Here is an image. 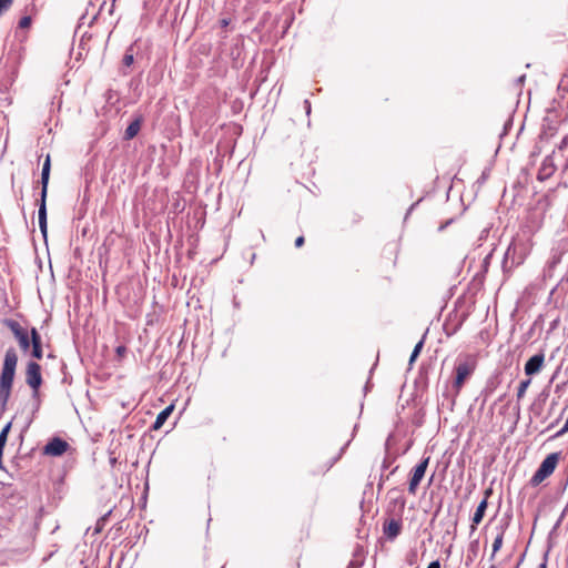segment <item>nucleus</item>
<instances>
[{"label": "nucleus", "instance_id": "23", "mask_svg": "<svg viewBox=\"0 0 568 568\" xmlns=\"http://www.w3.org/2000/svg\"><path fill=\"white\" fill-rule=\"evenodd\" d=\"M30 24H31V18L27 16V17H23L20 19L18 26L20 29L23 30V29H27Z\"/></svg>", "mask_w": 568, "mask_h": 568}, {"label": "nucleus", "instance_id": "20", "mask_svg": "<svg viewBox=\"0 0 568 568\" xmlns=\"http://www.w3.org/2000/svg\"><path fill=\"white\" fill-rule=\"evenodd\" d=\"M123 64L125 67H131L133 64V51L130 48L123 57Z\"/></svg>", "mask_w": 568, "mask_h": 568}, {"label": "nucleus", "instance_id": "21", "mask_svg": "<svg viewBox=\"0 0 568 568\" xmlns=\"http://www.w3.org/2000/svg\"><path fill=\"white\" fill-rule=\"evenodd\" d=\"M422 348H423V341L418 342V343L415 345V347H414V349H413V353H412V355H410V358H409V362H410V363H413V362L416 359V357L419 355V353H420Z\"/></svg>", "mask_w": 568, "mask_h": 568}, {"label": "nucleus", "instance_id": "7", "mask_svg": "<svg viewBox=\"0 0 568 568\" xmlns=\"http://www.w3.org/2000/svg\"><path fill=\"white\" fill-rule=\"evenodd\" d=\"M429 464V457L424 458L418 465H416L412 470V476L408 483V493L410 495H416L418 486L423 480L425 473L427 470Z\"/></svg>", "mask_w": 568, "mask_h": 568}, {"label": "nucleus", "instance_id": "22", "mask_svg": "<svg viewBox=\"0 0 568 568\" xmlns=\"http://www.w3.org/2000/svg\"><path fill=\"white\" fill-rule=\"evenodd\" d=\"M12 1L13 0H0V17L10 8Z\"/></svg>", "mask_w": 568, "mask_h": 568}, {"label": "nucleus", "instance_id": "2", "mask_svg": "<svg viewBox=\"0 0 568 568\" xmlns=\"http://www.w3.org/2000/svg\"><path fill=\"white\" fill-rule=\"evenodd\" d=\"M478 365V358L475 354H466L458 358L454 368L455 378L453 389L458 395L465 385V382L474 374Z\"/></svg>", "mask_w": 568, "mask_h": 568}, {"label": "nucleus", "instance_id": "8", "mask_svg": "<svg viewBox=\"0 0 568 568\" xmlns=\"http://www.w3.org/2000/svg\"><path fill=\"white\" fill-rule=\"evenodd\" d=\"M403 529L402 517L388 516L383 524V534L389 540L397 538Z\"/></svg>", "mask_w": 568, "mask_h": 568}, {"label": "nucleus", "instance_id": "13", "mask_svg": "<svg viewBox=\"0 0 568 568\" xmlns=\"http://www.w3.org/2000/svg\"><path fill=\"white\" fill-rule=\"evenodd\" d=\"M545 363V355L542 353L531 356L525 364V373L528 376L535 375L540 372Z\"/></svg>", "mask_w": 568, "mask_h": 568}, {"label": "nucleus", "instance_id": "14", "mask_svg": "<svg viewBox=\"0 0 568 568\" xmlns=\"http://www.w3.org/2000/svg\"><path fill=\"white\" fill-rule=\"evenodd\" d=\"M30 346H32V352H31L32 357H34L36 359H41L43 357L42 339H41V336L36 327L31 328Z\"/></svg>", "mask_w": 568, "mask_h": 568}, {"label": "nucleus", "instance_id": "4", "mask_svg": "<svg viewBox=\"0 0 568 568\" xmlns=\"http://www.w3.org/2000/svg\"><path fill=\"white\" fill-rule=\"evenodd\" d=\"M558 454L552 453L549 454L540 464L539 468L536 470L534 476L530 479L531 486L536 487L540 485L546 478H548L556 469L558 464Z\"/></svg>", "mask_w": 568, "mask_h": 568}, {"label": "nucleus", "instance_id": "24", "mask_svg": "<svg viewBox=\"0 0 568 568\" xmlns=\"http://www.w3.org/2000/svg\"><path fill=\"white\" fill-rule=\"evenodd\" d=\"M126 352H128V348L124 345H119L115 348V354L119 359H122L125 356Z\"/></svg>", "mask_w": 568, "mask_h": 568}, {"label": "nucleus", "instance_id": "27", "mask_svg": "<svg viewBox=\"0 0 568 568\" xmlns=\"http://www.w3.org/2000/svg\"><path fill=\"white\" fill-rule=\"evenodd\" d=\"M568 141H567V138H565L561 143L559 144V150H564L567 145Z\"/></svg>", "mask_w": 568, "mask_h": 568}, {"label": "nucleus", "instance_id": "30", "mask_svg": "<svg viewBox=\"0 0 568 568\" xmlns=\"http://www.w3.org/2000/svg\"><path fill=\"white\" fill-rule=\"evenodd\" d=\"M538 568H547V560L545 559L544 562H541Z\"/></svg>", "mask_w": 568, "mask_h": 568}, {"label": "nucleus", "instance_id": "11", "mask_svg": "<svg viewBox=\"0 0 568 568\" xmlns=\"http://www.w3.org/2000/svg\"><path fill=\"white\" fill-rule=\"evenodd\" d=\"M557 171V165L554 159V152L544 158L537 173V180L540 182L550 179Z\"/></svg>", "mask_w": 568, "mask_h": 568}, {"label": "nucleus", "instance_id": "29", "mask_svg": "<svg viewBox=\"0 0 568 568\" xmlns=\"http://www.w3.org/2000/svg\"><path fill=\"white\" fill-rule=\"evenodd\" d=\"M334 463H335V459L329 460V462L327 463V465H326V468H327V469H328V468H331V467L334 465Z\"/></svg>", "mask_w": 568, "mask_h": 568}, {"label": "nucleus", "instance_id": "19", "mask_svg": "<svg viewBox=\"0 0 568 568\" xmlns=\"http://www.w3.org/2000/svg\"><path fill=\"white\" fill-rule=\"evenodd\" d=\"M10 428H11V423H8L1 430L0 433V448H4L6 446V443H7V439H8V434L10 432Z\"/></svg>", "mask_w": 568, "mask_h": 568}, {"label": "nucleus", "instance_id": "31", "mask_svg": "<svg viewBox=\"0 0 568 568\" xmlns=\"http://www.w3.org/2000/svg\"><path fill=\"white\" fill-rule=\"evenodd\" d=\"M489 568H496V566H495V565H491Z\"/></svg>", "mask_w": 568, "mask_h": 568}, {"label": "nucleus", "instance_id": "17", "mask_svg": "<svg viewBox=\"0 0 568 568\" xmlns=\"http://www.w3.org/2000/svg\"><path fill=\"white\" fill-rule=\"evenodd\" d=\"M503 541H504V530H501L500 532H498V535L495 537V540L493 542V554H491V559H494L495 555L497 551L500 550V548L503 547Z\"/></svg>", "mask_w": 568, "mask_h": 568}, {"label": "nucleus", "instance_id": "26", "mask_svg": "<svg viewBox=\"0 0 568 568\" xmlns=\"http://www.w3.org/2000/svg\"><path fill=\"white\" fill-rule=\"evenodd\" d=\"M427 568H440V564L438 560L432 561Z\"/></svg>", "mask_w": 568, "mask_h": 568}, {"label": "nucleus", "instance_id": "25", "mask_svg": "<svg viewBox=\"0 0 568 568\" xmlns=\"http://www.w3.org/2000/svg\"><path fill=\"white\" fill-rule=\"evenodd\" d=\"M304 241H305V240H304V236H298V237L295 240V246H296V247H301V246H303Z\"/></svg>", "mask_w": 568, "mask_h": 568}, {"label": "nucleus", "instance_id": "10", "mask_svg": "<svg viewBox=\"0 0 568 568\" xmlns=\"http://www.w3.org/2000/svg\"><path fill=\"white\" fill-rule=\"evenodd\" d=\"M388 494L389 495L396 494V496L390 497V499L388 501V505L386 508L387 516L403 517L405 505H406V499L396 489L389 490Z\"/></svg>", "mask_w": 568, "mask_h": 568}, {"label": "nucleus", "instance_id": "6", "mask_svg": "<svg viewBox=\"0 0 568 568\" xmlns=\"http://www.w3.org/2000/svg\"><path fill=\"white\" fill-rule=\"evenodd\" d=\"M26 383L32 389L33 397H38L42 385L41 366L37 362H29L26 367Z\"/></svg>", "mask_w": 568, "mask_h": 568}, {"label": "nucleus", "instance_id": "3", "mask_svg": "<svg viewBox=\"0 0 568 568\" xmlns=\"http://www.w3.org/2000/svg\"><path fill=\"white\" fill-rule=\"evenodd\" d=\"M50 170H51V161H50V155L48 154L47 158H45V161L43 163V166H42V173H41L42 191H41V200H40L39 212H38L39 226H40V230H41L43 236L47 235V205H45V200H47V193H48Z\"/></svg>", "mask_w": 568, "mask_h": 568}, {"label": "nucleus", "instance_id": "15", "mask_svg": "<svg viewBox=\"0 0 568 568\" xmlns=\"http://www.w3.org/2000/svg\"><path fill=\"white\" fill-rule=\"evenodd\" d=\"M173 410H174V405L171 404L168 407H165L162 412H160L156 416L154 424H153V429H155V430L160 429L164 425L166 419L170 417V415L173 413Z\"/></svg>", "mask_w": 568, "mask_h": 568}, {"label": "nucleus", "instance_id": "18", "mask_svg": "<svg viewBox=\"0 0 568 568\" xmlns=\"http://www.w3.org/2000/svg\"><path fill=\"white\" fill-rule=\"evenodd\" d=\"M530 385V379H526V381H523L520 382L519 386H518V389H517V399H521L525 394H526V390L527 388L529 387Z\"/></svg>", "mask_w": 568, "mask_h": 568}, {"label": "nucleus", "instance_id": "1", "mask_svg": "<svg viewBox=\"0 0 568 568\" xmlns=\"http://www.w3.org/2000/svg\"><path fill=\"white\" fill-rule=\"evenodd\" d=\"M17 365V351L13 347H9L6 351L0 374V405L2 410L6 409V406L11 397Z\"/></svg>", "mask_w": 568, "mask_h": 568}, {"label": "nucleus", "instance_id": "9", "mask_svg": "<svg viewBox=\"0 0 568 568\" xmlns=\"http://www.w3.org/2000/svg\"><path fill=\"white\" fill-rule=\"evenodd\" d=\"M70 448V445L68 442L60 437H53L51 438L47 445L43 447V455L45 456H62L68 449Z\"/></svg>", "mask_w": 568, "mask_h": 568}, {"label": "nucleus", "instance_id": "16", "mask_svg": "<svg viewBox=\"0 0 568 568\" xmlns=\"http://www.w3.org/2000/svg\"><path fill=\"white\" fill-rule=\"evenodd\" d=\"M140 129H141L140 120H134L126 128V130L124 132V139L125 140H132L133 138H135L138 135Z\"/></svg>", "mask_w": 568, "mask_h": 568}, {"label": "nucleus", "instance_id": "12", "mask_svg": "<svg viewBox=\"0 0 568 568\" xmlns=\"http://www.w3.org/2000/svg\"><path fill=\"white\" fill-rule=\"evenodd\" d=\"M490 494H491L490 489L485 490V497L479 503L476 511L474 513V516L471 518V526H470L473 531L476 530L477 526L481 523V520L485 516V513H486V509L488 506V498H489Z\"/></svg>", "mask_w": 568, "mask_h": 568}, {"label": "nucleus", "instance_id": "5", "mask_svg": "<svg viewBox=\"0 0 568 568\" xmlns=\"http://www.w3.org/2000/svg\"><path fill=\"white\" fill-rule=\"evenodd\" d=\"M3 324L11 331L14 338L18 341L21 351L27 352L31 344V333L20 325L19 322L8 318L3 321Z\"/></svg>", "mask_w": 568, "mask_h": 568}, {"label": "nucleus", "instance_id": "28", "mask_svg": "<svg viewBox=\"0 0 568 568\" xmlns=\"http://www.w3.org/2000/svg\"><path fill=\"white\" fill-rule=\"evenodd\" d=\"M221 26L224 28L226 26H229V20L227 19H222L221 21Z\"/></svg>", "mask_w": 568, "mask_h": 568}]
</instances>
